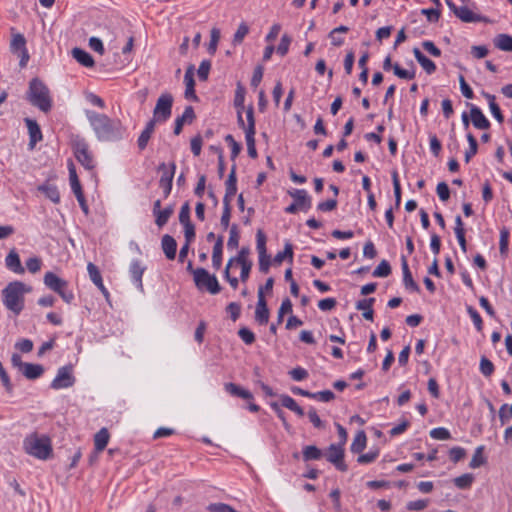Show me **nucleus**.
Returning <instances> with one entry per match:
<instances>
[{
  "label": "nucleus",
  "mask_w": 512,
  "mask_h": 512,
  "mask_svg": "<svg viewBox=\"0 0 512 512\" xmlns=\"http://www.w3.org/2000/svg\"><path fill=\"white\" fill-rule=\"evenodd\" d=\"M86 117L99 140L113 141L122 137V126L119 121L91 110L86 111Z\"/></svg>",
  "instance_id": "1"
},
{
  "label": "nucleus",
  "mask_w": 512,
  "mask_h": 512,
  "mask_svg": "<svg viewBox=\"0 0 512 512\" xmlns=\"http://www.w3.org/2000/svg\"><path fill=\"white\" fill-rule=\"evenodd\" d=\"M32 288L21 281H13L2 290L3 305L15 315H19L24 309L25 294L31 292Z\"/></svg>",
  "instance_id": "2"
},
{
  "label": "nucleus",
  "mask_w": 512,
  "mask_h": 512,
  "mask_svg": "<svg viewBox=\"0 0 512 512\" xmlns=\"http://www.w3.org/2000/svg\"><path fill=\"white\" fill-rule=\"evenodd\" d=\"M24 451L40 460H47L52 456L51 439L45 434L31 433L23 440Z\"/></svg>",
  "instance_id": "3"
},
{
  "label": "nucleus",
  "mask_w": 512,
  "mask_h": 512,
  "mask_svg": "<svg viewBox=\"0 0 512 512\" xmlns=\"http://www.w3.org/2000/svg\"><path fill=\"white\" fill-rule=\"evenodd\" d=\"M27 100L44 113L49 112L52 108L49 88L38 78H33L30 81Z\"/></svg>",
  "instance_id": "4"
},
{
  "label": "nucleus",
  "mask_w": 512,
  "mask_h": 512,
  "mask_svg": "<svg viewBox=\"0 0 512 512\" xmlns=\"http://www.w3.org/2000/svg\"><path fill=\"white\" fill-rule=\"evenodd\" d=\"M193 279L196 287L200 290L206 289L213 295L221 291L216 276L209 274L204 268H197L196 271H193Z\"/></svg>",
  "instance_id": "5"
},
{
  "label": "nucleus",
  "mask_w": 512,
  "mask_h": 512,
  "mask_svg": "<svg viewBox=\"0 0 512 512\" xmlns=\"http://www.w3.org/2000/svg\"><path fill=\"white\" fill-rule=\"evenodd\" d=\"M173 96L170 93H162L157 99L153 110V118L158 122H166L172 114Z\"/></svg>",
  "instance_id": "6"
},
{
  "label": "nucleus",
  "mask_w": 512,
  "mask_h": 512,
  "mask_svg": "<svg viewBox=\"0 0 512 512\" xmlns=\"http://www.w3.org/2000/svg\"><path fill=\"white\" fill-rule=\"evenodd\" d=\"M289 195L294 198L295 202L285 208L286 213L295 214L298 210L308 211L310 209L311 198L305 190L296 189L290 191Z\"/></svg>",
  "instance_id": "7"
},
{
  "label": "nucleus",
  "mask_w": 512,
  "mask_h": 512,
  "mask_svg": "<svg viewBox=\"0 0 512 512\" xmlns=\"http://www.w3.org/2000/svg\"><path fill=\"white\" fill-rule=\"evenodd\" d=\"M75 383V378L72 374L70 366H63L58 369L56 377L51 382V387L55 390L69 388Z\"/></svg>",
  "instance_id": "8"
},
{
  "label": "nucleus",
  "mask_w": 512,
  "mask_h": 512,
  "mask_svg": "<svg viewBox=\"0 0 512 512\" xmlns=\"http://www.w3.org/2000/svg\"><path fill=\"white\" fill-rule=\"evenodd\" d=\"M74 155L86 169L91 170L95 167L93 156L84 140H79L74 144Z\"/></svg>",
  "instance_id": "9"
},
{
  "label": "nucleus",
  "mask_w": 512,
  "mask_h": 512,
  "mask_svg": "<svg viewBox=\"0 0 512 512\" xmlns=\"http://www.w3.org/2000/svg\"><path fill=\"white\" fill-rule=\"evenodd\" d=\"M327 460L342 472H345L348 469L344 462V448L341 445L331 444L329 446Z\"/></svg>",
  "instance_id": "10"
},
{
  "label": "nucleus",
  "mask_w": 512,
  "mask_h": 512,
  "mask_svg": "<svg viewBox=\"0 0 512 512\" xmlns=\"http://www.w3.org/2000/svg\"><path fill=\"white\" fill-rule=\"evenodd\" d=\"M175 169L176 165L174 162L170 164V170L166 168L164 163L159 166V170H163V174L159 180V186L163 189L164 197H168L171 192Z\"/></svg>",
  "instance_id": "11"
},
{
  "label": "nucleus",
  "mask_w": 512,
  "mask_h": 512,
  "mask_svg": "<svg viewBox=\"0 0 512 512\" xmlns=\"http://www.w3.org/2000/svg\"><path fill=\"white\" fill-rule=\"evenodd\" d=\"M258 301L255 309V321L260 325H266L269 321V309L267 306V302L265 296H262V292L258 291L257 293Z\"/></svg>",
  "instance_id": "12"
},
{
  "label": "nucleus",
  "mask_w": 512,
  "mask_h": 512,
  "mask_svg": "<svg viewBox=\"0 0 512 512\" xmlns=\"http://www.w3.org/2000/svg\"><path fill=\"white\" fill-rule=\"evenodd\" d=\"M236 183H237L236 166L233 165L231 168V171L228 175V179L226 180V183H225L226 191H225V195L223 198V204H225V203L231 204L232 199L237 191Z\"/></svg>",
  "instance_id": "13"
},
{
  "label": "nucleus",
  "mask_w": 512,
  "mask_h": 512,
  "mask_svg": "<svg viewBox=\"0 0 512 512\" xmlns=\"http://www.w3.org/2000/svg\"><path fill=\"white\" fill-rule=\"evenodd\" d=\"M25 123L29 133V148L34 149L35 145L42 140V132L38 123L30 118L25 119Z\"/></svg>",
  "instance_id": "14"
},
{
  "label": "nucleus",
  "mask_w": 512,
  "mask_h": 512,
  "mask_svg": "<svg viewBox=\"0 0 512 512\" xmlns=\"http://www.w3.org/2000/svg\"><path fill=\"white\" fill-rule=\"evenodd\" d=\"M401 267H402V272H403L404 286L407 289H410L414 292H420V287L418 286V284L414 281V279L412 277V274L410 272L408 262H407V259L405 256L401 257Z\"/></svg>",
  "instance_id": "15"
},
{
  "label": "nucleus",
  "mask_w": 512,
  "mask_h": 512,
  "mask_svg": "<svg viewBox=\"0 0 512 512\" xmlns=\"http://www.w3.org/2000/svg\"><path fill=\"white\" fill-rule=\"evenodd\" d=\"M470 117H471V121H472L473 125L477 129L485 130L490 127V122L488 121V119L484 116L482 111L474 105H471Z\"/></svg>",
  "instance_id": "16"
},
{
  "label": "nucleus",
  "mask_w": 512,
  "mask_h": 512,
  "mask_svg": "<svg viewBox=\"0 0 512 512\" xmlns=\"http://www.w3.org/2000/svg\"><path fill=\"white\" fill-rule=\"evenodd\" d=\"M44 284L54 292L58 293L62 288H67V282L53 272L44 275Z\"/></svg>",
  "instance_id": "17"
},
{
  "label": "nucleus",
  "mask_w": 512,
  "mask_h": 512,
  "mask_svg": "<svg viewBox=\"0 0 512 512\" xmlns=\"http://www.w3.org/2000/svg\"><path fill=\"white\" fill-rule=\"evenodd\" d=\"M195 119V112L192 106H187L183 114L175 120L174 134L179 135L185 123H192Z\"/></svg>",
  "instance_id": "18"
},
{
  "label": "nucleus",
  "mask_w": 512,
  "mask_h": 512,
  "mask_svg": "<svg viewBox=\"0 0 512 512\" xmlns=\"http://www.w3.org/2000/svg\"><path fill=\"white\" fill-rule=\"evenodd\" d=\"M194 69H195L194 65H189L185 72V75H184V82L186 85L185 97L188 99H196V94H195V89H194V86H195Z\"/></svg>",
  "instance_id": "19"
},
{
  "label": "nucleus",
  "mask_w": 512,
  "mask_h": 512,
  "mask_svg": "<svg viewBox=\"0 0 512 512\" xmlns=\"http://www.w3.org/2000/svg\"><path fill=\"white\" fill-rule=\"evenodd\" d=\"M5 263L8 269L17 274H23L24 268L21 265L20 257L16 251L12 250L6 256Z\"/></svg>",
  "instance_id": "20"
},
{
  "label": "nucleus",
  "mask_w": 512,
  "mask_h": 512,
  "mask_svg": "<svg viewBox=\"0 0 512 512\" xmlns=\"http://www.w3.org/2000/svg\"><path fill=\"white\" fill-rule=\"evenodd\" d=\"M162 249L169 260H173L176 256L177 243L175 239L166 234L162 237Z\"/></svg>",
  "instance_id": "21"
},
{
  "label": "nucleus",
  "mask_w": 512,
  "mask_h": 512,
  "mask_svg": "<svg viewBox=\"0 0 512 512\" xmlns=\"http://www.w3.org/2000/svg\"><path fill=\"white\" fill-rule=\"evenodd\" d=\"M374 302H375V298H366V299H362L356 303V309L363 311L362 315H363L364 319L369 320V321L373 320L374 311H373L372 306H373Z\"/></svg>",
  "instance_id": "22"
},
{
  "label": "nucleus",
  "mask_w": 512,
  "mask_h": 512,
  "mask_svg": "<svg viewBox=\"0 0 512 512\" xmlns=\"http://www.w3.org/2000/svg\"><path fill=\"white\" fill-rule=\"evenodd\" d=\"M72 56L78 63L85 67H93L95 64L93 57L81 48H74L72 50Z\"/></svg>",
  "instance_id": "23"
},
{
  "label": "nucleus",
  "mask_w": 512,
  "mask_h": 512,
  "mask_svg": "<svg viewBox=\"0 0 512 512\" xmlns=\"http://www.w3.org/2000/svg\"><path fill=\"white\" fill-rule=\"evenodd\" d=\"M413 54L418 63L428 74H432L436 70L435 63L426 57L418 48L413 49Z\"/></svg>",
  "instance_id": "24"
},
{
  "label": "nucleus",
  "mask_w": 512,
  "mask_h": 512,
  "mask_svg": "<svg viewBox=\"0 0 512 512\" xmlns=\"http://www.w3.org/2000/svg\"><path fill=\"white\" fill-rule=\"evenodd\" d=\"M21 372L27 379L34 380L44 373V368L40 364L26 363Z\"/></svg>",
  "instance_id": "25"
},
{
  "label": "nucleus",
  "mask_w": 512,
  "mask_h": 512,
  "mask_svg": "<svg viewBox=\"0 0 512 512\" xmlns=\"http://www.w3.org/2000/svg\"><path fill=\"white\" fill-rule=\"evenodd\" d=\"M223 237L219 236L214 244L212 253L213 267L218 270L222 265Z\"/></svg>",
  "instance_id": "26"
},
{
  "label": "nucleus",
  "mask_w": 512,
  "mask_h": 512,
  "mask_svg": "<svg viewBox=\"0 0 512 512\" xmlns=\"http://www.w3.org/2000/svg\"><path fill=\"white\" fill-rule=\"evenodd\" d=\"M455 16L465 23H472L480 21V16L473 13L467 6H460L455 11Z\"/></svg>",
  "instance_id": "27"
},
{
  "label": "nucleus",
  "mask_w": 512,
  "mask_h": 512,
  "mask_svg": "<svg viewBox=\"0 0 512 512\" xmlns=\"http://www.w3.org/2000/svg\"><path fill=\"white\" fill-rule=\"evenodd\" d=\"M109 437H110V435L106 428L100 429L95 434L94 445H95V450L97 452H101L106 448L108 441H109Z\"/></svg>",
  "instance_id": "28"
},
{
  "label": "nucleus",
  "mask_w": 512,
  "mask_h": 512,
  "mask_svg": "<svg viewBox=\"0 0 512 512\" xmlns=\"http://www.w3.org/2000/svg\"><path fill=\"white\" fill-rule=\"evenodd\" d=\"M225 390L232 396L240 397V398L247 399V400L253 398V395L251 394L250 391H248L234 383H226Z\"/></svg>",
  "instance_id": "29"
},
{
  "label": "nucleus",
  "mask_w": 512,
  "mask_h": 512,
  "mask_svg": "<svg viewBox=\"0 0 512 512\" xmlns=\"http://www.w3.org/2000/svg\"><path fill=\"white\" fill-rule=\"evenodd\" d=\"M145 268L141 266L138 260H134L130 265V274L136 285L142 289V276Z\"/></svg>",
  "instance_id": "30"
},
{
  "label": "nucleus",
  "mask_w": 512,
  "mask_h": 512,
  "mask_svg": "<svg viewBox=\"0 0 512 512\" xmlns=\"http://www.w3.org/2000/svg\"><path fill=\"white\" fill-rule=\"evenodd\" d=\"M493 42L495 47L502 51H512V36L508 34H498Z\"/></svg>",
  "instance_id": "31"
},
{
  "label": "nucleus",
  "mask_w": 512,
  "mask_h": 512,
  "mask_svg": "<svg viewBox=\"0 0 512 512\" xmlns=\"http://www.w3.org/2000/svg\"><path fill=\"white\" fill-rule=\"evenodd\" d=\"M367 436L363 430H360L355 435L353 442L351 444V451L353 453H360L366 447Z\"/></svg>",
  "instance_id": "32"
},
{
  "label": "nucleus",
  "mask_w": 512,
  "mask_h": 512,
  "mask_svg": "<svg viewBox=\"0 0 512 512\" xmlns=\"http://www.w3.org/2000/svg\"><path fill=\"white\" fill-rule=\"evenodd\" d=\"M68 170H69V180H70V185H71L72 191L74 194H80L83 191H82V187H81L80 181L78 179L76 169H75L73 162H69Z\"/></svg>",
  "instance_id": "33"
},
{
  "label": "nucleus",
  "mask_w": 512,
  "mask_h": 512,
  "mask_svg": "<svg viewBox=\"0 0 512 512\" xmlns=\"http://www.w3.org/2000/svg\"><path fill=\"white\" fill-rule=\"evenodd\" d=\"M484 97L488 100L489 108L491 110L492 115L494 118L501 124L504 121L503 114L500 110V107L495 102V96L489 93H484Z\"/></svg>",
  "instance_id": "34"
},
{
  "label": "nucleus",
  "mask_w": 512,
  "mask_h": 512,
  "mask_svg": "<svg viewBox=\"0 0 512 512\" xmlns=\"http://www.w3.org/2000/svg\"><path fill=\"white\" fill-rule=\"evenodd\" d=\"M42 191L47 198H49L53 203H59L60 194L56 186L51 184H44L39 186L38 188Z\"/></svg>",
  "instance_id": "35"
},
{
  "label": "nucleus",
  "mask_w": 512,
  "mask_h": 512,
  "mask_svg": "<svg viewBox=\"0 0 512 512\" xmlns=\"http://www.w3.org/2000/svg\"><path fill=\"white\" fill-rule=\"evenodd\" d=\"M285 259H288L290 262L293 261V246L289 242L285 244L283 251H280L275 255L274 262L276 264H281Z\"/></svg>",
  "instance_id": "36"
},
{
  "label": "nucleus",
  "mask_w": 512,
  "mask_h": 512,
  "mask_svg": "<svg viewBox=\"0 0 512 512\" xmlns=\"http://www.w3.org/2000/svg\"><path fill=\"white\" fill-rule=\"evenodd\" d=\"M11 51L13 53H20L26 49V40L22 34H15L10 44Z\"/></svg>",
  "instance_id": "37"
},
{
  "label": "nucleus",
  "mask_w": 512,
  "mask_h": 512,
  "mask_svg": "<svg viewBox=\"0 0 512 512\" xmlns=\"http://www.w3.org/2000/svg\"><path fill=\"white\" fill-rule=\"evenodd\" d=\"M322 457V451L314 446V445H308L304 447L303 449V459L305 461L310 460H319Z\"/></svg>",
  "instance_id": "38"
},
{
  "label": "nucleus",
  "mask_w": 512,
  "mask_h": 512,
  "mask_svg": "<svg viewBox=\"0 0 512 512\" xmlns=\"http://www.w3.org/2000/svg\"><path fill=\"white\" fill-rule=\"evenodd\" d=\"M173 206H168L162 209L157 215H155V223L158 227H163L173 214Z\"/></svg>",
  "instance_id": "39"
},
{
  "label": "nucleus",
  "mask_w": 512,
  "mask_h": 512,
  "mask_svg": "<svg viewBox=\"0 0 512 512\" xmlns=\"http://www.w3.org/2000/svg\"><path fill=\"white\" fill-rule=\"evenodd\" d=\"M87 271L89 274V277L91 281L97 286L102 287V276L101 273L96 265H94L92 262H89L87 265Z\"/></svg>",
  "instance_id": "40"
},
{
  "label": "nucleus",
  "mask_w": 512,
  "mask_h": 512,
  "mask_svg": "<svg viewBox=\"0 0 512 512\" xmlns=\"http://www.w3.org/2000/svg\"><path fill=\"white\" fill-rule=\"evenodd\" d=\"M484 446H478L474 452V455L469 463L470 468H478L486 463V459L483 456Z\"/></svg>",
  "instance_id": "41"
},
{
  "label": "nucleus",
  "mask_w": 512,
  "mask_h": 512,
  "mask_svg": "<svg viewBox=\"0 0 512 512\" xmlns=\"http://www.w3.org/2000/svg\"><path fill=\"white\" fill-rule=\"evenodd\" d=\"M474 481V476L470 473L463 474L454 479V484L459 489L469 488Z\"/></svg>",
  "instance_id": "42"
},
{
  "label": "nucleus",
  "mask_w": 512,
  "mask_h": 512,
  "mask_svg": "<svg viewBox=\"0 0 512 512\" xmlns=\"http://www.w3.org/2000/svg\"><path fill=\"white\" fill-rule=\"evenodd\" d=\"M467 141L469 149L465 152V162L469 163L471 158L477 153L478 144L476 138L471 133L467 135Z\"/></svg>",
  "instance_id": "43"
},
{
  "label": "nucleus",
  "mask_w": 512,
  "mask_h": 512,
  "mask_svg": "<svg viewBox=\"0 0 512 512\" xmlns=\"http://www.w3.org/2000/svg\"><path fill=\"white\" fill-rule=\"evenodd\" d=\"M239 239H240V236H239L238 226L236 224H233L229 231V239L227 242L228 248L229 249L237 248L239 245Z\"/></svg>",
  "instance_id": "44"
},
{
  "label": "nucleus",
  "mask_w": 512,
  "mask_h": 512,
  "mask_svg": "<svg viewBox=\"0 0 512 512\" xmlns=\"http://www.w3.org/2000/svg\"><path fill=\"white\" fill-rule=\"evenodd\" d=\"M249 33V27L248 25L245 23V22H242L235 34H234V37H233V44L234 45H237V44H241L242 41L244 40V38L246 37V35Z\"/></svg>",
  "instance_id": "45"
},
{
  "label": "nucleus",
  "mask_w": 512,
  "mask_h": 512,
  "mask_svg": "<svg viewBox=\"0 0 512 512\" xmlns=\"http://www.w3.org/2000/svg\"><path fill=\"white\" fill-rule=\"evenodd\" d=\"M391 273L390 264L386 260H382L373 271L374 277H387Z\"/></svg>",
  "instance_id": "46"
},
{
  "label": "nucleus",
  "mask_w": 512,
  "mask_h": 512,
  "mask_svg": "<svg viewBox=\"0 0 512 512\" xmlns=\"http://www.w3.org/2000/svg\"><path fill=\"white\" fill-rule=\"evenodd\" d=\"M256 248L259 256H264L267 254L266 250V236L262 230H258L256 234Z\"/></svg>",
  "instance_id": "47"
},
{
  "label": "nucleus",
  "mask_w": 512,
  "mask_h": 512,
  "mask_svg": "<svg viewBox=\"0 0 512 512\" xmlns=\"http://www.w3.org/2000/svg\"><path fill=\"white\" fill-rule=\"evenodd\" d=\"M247 127L245 128V134H255V119H254V108L249 106L246 110Z\"/></svg>",
  "instance_id": "48"
},
{
  "label": "nucleus",
  "mask_w": 512,
  "mask_h": 512,
  "mask_svg": "<svg viewBox=\"0 0 512 512\" xmlns=\"http://www.w3.org/2000/svg\"><path fill=\"white\" fill-rule=\"evenodd\" d=\"M245 89L239 83L235 91L234 105L237 109L244 110Z\"/></svg>",
  "instance_id": "49"
},
{
  "label": "nucleus",
  "mask_w": 512,
  "mask_h": 512,
  "mask_svg": "<svg viewBox=\"0 0 512 512\" xmlns=\"http://www.w3.org/2000/svg\"><path fill=\"white\" fill-rule=\"evenodd\" d=\"M393 71H394V74L401 78V79H406V80H412L415 78V71L414 70H406V69H402L399 64H394L393 65Z\"/></svg>",
  "instance_id": "50"
},
{
  "label": "nucleus",
  "mask_w": 512,
  "mask_h": 512,
  "mask_svg": "<svg viewBox=\"0 0 512 512\" xmlns=\"http://www.w3.org/2000/svg\"><path fill=\"white\" fill-rule=\"evenodd\" d=\"M430 436L436 440H448L451 438V434L448 429L444 427L434 428L430 431Z\"/></svg>",
  "instance_id": "51"
},
{
  "label": "nucleus",
  "mask_w": 512,
  "mask_h": 512,
  "mask_svg": "<svg viewBox=\"0 0 512 512\" xmlns=\"http://www.w3.org/2000/svg\"><path fill=\"white\" fill-rule=\"evenodd\" d=\"M292 312V303L291 301L286 298L282 301L280 308L278 310V317H277V323L280 324L283 321V317L287 313Z\"/></svg>",
  "instance_id": "52"
},
{
  "label": "nucleus",
  "mask_w": 512,
  "mask_h": 512,
  "mask_svg": "<svg viewBox=\"0 0 512 512\" xmlns=\"http://www.w3.org/2000/svg\"><path fill=\"white\" fill-rule=\"evenodd\" d=\"M225 141L231 147V159L235 160V158L239 155L241 151V145L235 141L234 137L231 134L226 135Z\"/></svg>",
  "instance_id": "53"
},
{
  "label": "nucleus",
  "mask_w": 512,
  "mask_h": 512,
  "mask_svg": "<svg viewBox=\"0 0 512 512\" xmlns=\"http://www.w3.org/2000/svg\"><path fill=\"white\" fill-rule=\"evenodd\" d=\"M480 371L486 377L491 376L494 372L493 363L488 358L482 357L480 360Z\"/></svg>",
  "instance_id": "54"
},
{
  "label": "nucleus",
  "mask_w": 512,
  "mask_h": 512,
  "mask_svg": "<svg viewBox=\"0 0 512 512\" xmlns=\"http://www.w3.org/2000/svg\"><path fill=\"white\" fill-rule=\"evenodd\" d=\"M508 243H509V231L503 228L500 231V241H499V249L502 255L506 254L508 251Z\"/></svg>",
  "instance_id": "55"
},
{
  "label": "nucleus",
  "mask_w": 512,
  "mask_h": 512,
  "mask_svg": "<svg viewBox=\"0 0 512 512\" xmlns=\"http://www.w3.org/2000/svg\"><path fill=\"white\" fill-rule=\"evenodd\" d=\"M211 68V62L209 60H203L197 70V74L200 80L206 81Z\"/></svg>",
  "instance_id": "56"
},
{
  "label": "nucleus",
  "mask_w": 512,
  "mask_h": 512,
  "mask_svg": "<svg viewBox=\"0 0 512 512\" xmlns=\"http://www.w3.org/2000/svg\"><path fill=\"white\" fill-rule=\"evenodd\" d=\"M467 312L470 315L476 329L480 332L483 329V321L480 314L471 306L467 308Z\"/></svg>",
  "instance_id": "57"
},
{
  "label": "nucleus",
  "mask_w": 512,
  "mask_h": 512,
  "mask_svg": "<svg viewBox=\"0 0 512 512\" xmlns=\"http://www.w3.org/2000/svg\"><path fill=\"white\" fill-rule=\"evenodd\" d=\"M238 335L242 339V341L247 345H250L255 341L254 333L246 327L240 328L238 331Z\"/></svg>",
  "instance_id": "58"
},
{
  "label": "nucleus",
  "mask_w": 512,
  "mask_h": 512,
  "mask_svg": "<svg viewBox=\"0 0 512 512\" xmlns=\"http://www.w3.org/2000/svg\"><path fill=\"white\" fill-rule=\"evenodd\" d=\"M231 217V204L225 203L223 204V212L220 219L221 226L223 229H227L229 227Z\"/></svg>",
  "instance_id": "59"
},
{
  "label": "nucleus",
  "mask_w": 512,
  "mask_h": 512,
  "mask_svg": "<svg viewBox=\"0 0 512 512\" xmlns=\"http://www.w3.org/2000/svg\"><path fill=\"white\" fill-rule=\"evenodd\" d=\"M248 155L251 158L257 157V150L255 147V134H245Z\"/></svg>",
  "instance_id": "60"
},
{
  "label": "nucleus",
  "mask_w": 512,
  "mask_h": 512,
  "mask_svg": "<svg viewBox=\"0 0 512 512\" xmlns=\"http://www.w3.org/2000/svg\"><path fill=\"white\" fill-rule=\"evenodd\" d=\"M436 192L440 200L443 202L447 201L450 197V190L447 183L445 182L438 183L436 187Z\"/></svg>",
  "instance_id": "61"
},
{
  "label": "nucleus",
  "mask_w": 512,
  "mask_h": 512,
  "mask_svg": "<svg viewBox=\"0 0 512 512\" xmlns=\"http://www.w3.org/2000/svg\"><path fill=\"white\" fill-rule=\"evenodd\" d=\"M290 43H291V38L287 34H284L281 38V41H280L278 47H277V53L280 54L281 56H285L289 51Z\"/></svg>",
  "instance_id": "62"
},
{
  "label": "nucleus",
  "mask_w": 512,
  "mask_h": 512,
  "mask_svg": "<svg viewBox=\"0 0 512 512\" xmlns=\"http://www.w3.org/2000/svg\"><path fill=\"white\" fill-rule=\"evenodd\" d=\"M219 39H220L219 29L213 28L211 30V39H210V43H209V47H208V50L211 54H214L216 52Z\"/></svg>",
  "instance_id": "63"
},
{
  "label": "nucleus",
  "mask_w": 512,
  "mask_h": 512,
  "mask_svg": "<svg viewBox=\"0 0 512 512\" xmlns=\"http://www.w3.org/2000/svg\"><path fill=\"white\" fill-rule=\"evenodd\" d=\"M313 399H318L322 402H329L331 400H333L335 398V395L332 391L330 390H324V391H319V392H315V393H312V397Z\"/></svg>",
  "instance_id": "64"
}]
</instances>
